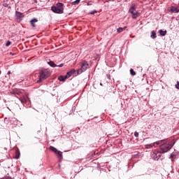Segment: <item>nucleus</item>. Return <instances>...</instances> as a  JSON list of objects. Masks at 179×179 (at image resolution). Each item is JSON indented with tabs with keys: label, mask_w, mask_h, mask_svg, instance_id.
<instances>
[{
	"label": "nucleus",
	"mask_w": 179,
	"mask_h": 179,
	"mask_svg": "<svg viewBox=\"0 0 179 179\" xmlns=\"http://www.w3.org/2000/svg\"><path fill=\"white\" fill-rule=\"evenodd\" d=\"M175 143L176 141H174V140L164 143L159 146V149L158 150L159 153H167L169 150L173 148Z\"/></svg>",
	"instance_id": "obj_1"
},
{
	"label": "nucleus",
	"mask_w": 179,
	"mask_h": 179,
	"mask_svg": "<svg viewBox=\"0 0 179 179\" xmlns=\"http://www.w3.org/2000/svg\"><path fill=\"white\" fill-rule=\"evenodd\" d=\"M51 76V72L48 69H43L39 71V79L36 81V83H41L45 79L50 78Z\"/></svg>",
	"instance_id": "obj_2"
},
{
	"label": "nucleus",
	"mask_w": 179,
	"mask_h": 179,
	"mask_svg": "<svg viewBox=\"0 0 179 179\" xmlns=\"http://www.w3.org/2000/svg\"><path fill=\"white\" fill-rule=\"evenodd\" d=\"M51 10L53 11L54 13H58L59 15L64 13V3H57L56 6L51 7Z\"/></svg>",
	"instance_id": "obj_3"
},
{
	"label": "nucleus",
	"mask_w": 179,
	"mask_h": 179,
	"mask_svg": "<svg viewBox=\"0 0 179 179\" xmlns=\"http://www.w3.org/2000/svg\"><path fill=\"white\" fill-rule=\"evenodd\" d=\"M87 68H89V63H87V61H83L82 62L81 68L77 71L78 75H80L83 72H85V71H86Z\"/></svg>",
	"instance_id": "obj_4"
},
{
	"label": "nucleus",
	"mask_w": 179,
	"mask_h": 179,
	"mask_svg": "<svg viewBox=\"0 0 179 179\" xmlns=\"http://www.w3.org/2000/svg\"><path fill=\"white\" fill-rule=\"evenodd\" d=\"M15 17H16L17 22H20V20L23 19V17H24V14L19 11H15Z\"/></svg>",
	"instance_id": "obj_5"
},
{
	"label": "nucleus",
	"mask_w": 179,
	"mask_h": 179,
	"mask_svg": "<svg viewBox=\"0 0 179 179\" xmlns=\"http://www.w3.org/2000/svg\"><path fill=\"white\" fill-rule=\"evenodd\" d=\"M168 10L170 12V13H178L179 9L177 7L175 6H171Z\"/></svg>",
	"instance_id": "obj_6"
},
{
	"label": "nucleus",
	"mask_w": 179,
	"mask_h": 179,
	"mask_svg": "<svg viewBox=\"0 0 179 179\" xmlns=\"http://www.w3.org/2000/svg\"><path fill=\"white\" fill-rule=\"evenodd\" d=\"M12 94H17L18 96H20V94H22V92H20V90L15 89V90H13V91L11 92Z\"/></svg>",
	"instance_id": "obj_7"
},
{
	"label": "nucleus",
	"mask_w": 179,
	"mask_h": 179,
	"mask_svg": "<svg viewBox=\"0 0 179 179\" xmlns=\"http://www.w3.org/2000/svg\"><path fill=\"white\" fill-rule=\"evenodd\" d=\"M58 79L60 82H65V80H66V79H68V78H66V76H59L58 77Z\"/></svg>",
	"instance_id": "obj_8"
},
{
	"label": "nucleus",
	"mask_w": 179,
	"mask_h": 179,
	"mask_svg": "<svg viewBox=\"0 0 179 179\" xmlns=\"http://www.w3.org/2000/svg\"><path fill=\"white\" fill-rule=\"evenodd\" d=\"M48 64L51 66L52 68H57V64L54 63L53 61L48 62Z\"/></svg>",
	"instance_id": "obj_9"
},
{
	"label": "nucleus",
	"mask_w": 179,
	"mask_h": 179,
	"mask_svg": "<svg viewBox=\"0 0 179 179\" xmlns=\"http://www.w3.org/2000/svg\"><path fill=\"white\" fill-rule=\"evenodd\" d=\"M159 33L160 36H164L167 34V31H166V30L163 31V29H160L159 31Z\"/></svg>",
	"instance_id": "obj_10"
},
{
	"label": "nucleus",
	"mask_w": 179,
	"mask_h": 179,
	"mask_svg": "<svg viewBox=\"0 0 179 179\" xmlns=\"http://www.w3.org/2000/svg\"><path fill=\"white\" fill-rule=\"evenodd\" d=\"M135 9H136V7L135 6H132L130 8H129V13H134V11H135Z\"/></svg>",
	"instance_id": "obj_11"
},
{
	"label": "nucleus",
	"mask_w": 179,
	"mask_h": 179,
	"mask_svg": "<svg viewBox=\"0 0 179 179\" xmlns=\"http://www.w3.org/2000/svg\"><path fill=\"white\" fill-rule=\"evenodd\" d=\"M15 158L17 159H20V151L19 150H17L15 151Z\"/></svg>",
	"instance_id": "obj_12"
},
{
	"label": "nucleus",
	"mask_w": 179,
	"mask_h": 179,
	"mask_svg": "<svg viewBox=\"0 0 179 179\" xmlns=\"http://www.w3.org/2000/svg\"><path fill=\"white\" fill-rule=\"evenodd\" d=\"M131 16H132L133 19H136V17H138V16H139V13H138V11H136V13H131Z\"/></svg>",
	"instance_id": "obj_13"
},
{
	"label": "nucleus",
	"mask_w": 179,
	"mask_h": 179,
	"mask_svg": "<svg viewBox=\"0 0 179 179\" xmlns=\"http://www.w3.org/2000/svg\"><path fill=\"white\" fill-rule=\"evenodd\" d=\"M125 29H127V27H119V28L117 29V33H122V31H124V30H125Z\"/></svg>",
	"instance_id": "obj_14"
},
{
	"label": "nucleus",
	"mask_w": 179,
	"mask_h": 179,
	"mask_svg": "<svg viewBox=\"0 0 179 179\" xmlns=\"http://www.w3.org/2000/svg\"><path fill=\"white\" fill-rule=\"evenodd\" d=\"M152 157L154 160H159V157H157V152H152Z\"/></svg>",
	"instance_id": "obj_15"
},
{
	"label": "nucleus",
	"mask_w": 179,
	"mask_h": 179,
	"mask_svg": "<svg viewBox=\"0 0 179 179\" xmlns=\"http://www.w3.org/2000/svg\"><path fill=\"white\" fill-rule=\"evenodd\" d=\"M20 101H21L22 104H25L27 100L24 97H20L19 98Z\"/></svg>",
	"instance_id": "obj_16"
},
{
	"label": "nucleus",
	"mask_w": 179,
	"mask_h": 179,
	"mask_svg": "<svg viewBox=\"0 0 179 179\" xmlns=\"http://www.w3.org/2000/svg\"><path fill=\"white\" fill-rule=\"evenodd\" d=\"M164 140L158 141L157 142L153 143L154 147L156 148L157 146H159L160 145V142H163Z\"/></svg>",
	"instance_id": "obj_17"
},
{
	"label": "nucleus",
	"mask_w": 179,
	"mask_h": 179,
	"mask_svg": "<svg viewBox=\"0 0 179 179\" xmlns=\"http://www.w3.org/2000/svg\"><path fill=\"white\" fill-rule=\"evenodd\" d=\"M153 146H155L153 145V143L151 144H147L145 145V149H152V148H153Z\"/></svg>",
	"instance_id": "obj_18"
},
{
	"label": "nucleus",
	"mask_w": 179,
	"mask_h": 179,
	"mask_svg": "<svg viewBox=\"0 0 179 179\" xmlns=\"http://www.w3.org/2000/svg\"><path fill=\"white\" fill-rule=\"evenodd\" d=\"M56 155H57V157L59 159H62V152L61 151H57Z\"/></svg>",
	"instance_id": "obj_19"
},
{
	"label": "nucleus",
	"mask_w": 179,
	"mask_h": 179,
	"mask_svg": "<svg viewBox=\"0 0 179 179\" xmlns=\"http://www.w3.org/2000/svg\"><path fill=\"white\" fill-rule=\"evenodd\" d=\"M150 37L151 38H156L157 36H156V32L155 31H151Z\"/></svg>",
	"instance_id": "obj_20"
},
{
	"label": "nucleus",
	"mask_w": 179,
	"mask_h": 179,
	"mask_svg": "<svg viewBox=\"0 0 179 179\" xmlns=\"http://www.w3.org/2000/svg\"><path fill=\"white\" fill-rule=\"evenodd\" d=\"M50 150H52V152H54L55 153H57V152H58V150H57V148H55L53 146H50Z\"/></svg>",
	"instance_id": "obj_21"
},
{
	"label": "nucleus",
	"mask_w": 179,
	"mask_h": 179,
	"mask_svg": "<svg viewBox=\"0 0 179 179\" xmlns=\"http://www.w3.org/2000/svg\"><path fill=\"white\" fill-rule=\"evenodd\" d=\"M80 2V0H76L73 2H71L72 5H78V3Z\"/></svg>",
	"instance_id": "obj_22"
},
{
	"label": "nucleus",
	"mask_w": 179,
	"mask_h": 179,
	"mask_svg": "<svg viewBox=\"0 0 179 179\" xmlns=\"http://www.w3.org/2000/svg\"><path fill=\"white\" fill-rule=\"evenodd\" d=\"M130 73L132 76H135V75H136V73L135 72V71H134L133 69H130Z\"/></svg>",
	"instance_id": "obj_23"
},
{
	"label": "nucleus",
	"mask_w": 179,
	"mask_h": 179,
	"mask_svg": "<svg viewBox=\"0 0 179 179\" xmlns=\"http://www.w3.org/2000/svg\"><path fill=\"white\" fill-rule=\"evenodd\" d=\"M37 22H38V20H37V18H33L30 20V23H37Z\"/></svg>",
	"instance_id": "obj_24"
},
{
	"label": "nucleus",
	"mask_w": 179,
	"mask_h": 179,
	"mask_svg": "<svg viewBox=\"0 0 179 179\" xmlns=\"http://www.w3.org/2000/svg\"><path fill=\"white\" fill-rule=\"evenodd\" d=\"M72 73L71 71L67 72L66 75V78H67V79H69V78H70L71 76H72Z\"/></svg>",
	"instance_id": "obj_25"
},
{
	"label": "nucleus",
	"mask_w": 179,
	"mask_h": 179,
	"mask_svg": "<svg viewBox=\"0 0 179 179\" xmlns=\"http://www.w3.org/2000/svg\"><path fill=\"white\" fill-rule=\"evenodd\" d=\"M3 6H4V8H8V9H10V6H9L8 3H4L3 4Z\"/></svg>",
	"instance_id": "obj_26"
},
{
	"label": "nucleus",
	"mask_w": 179,
	"mask_h": 179,
	"mask_svg": "<svg viewBox=\"0 0 179 179\" xmlns=\"http://www.w3.org/2000/svg\"><path fill=\"white\" fill-rule=\"evenodd\" d=\"M162 154H163V153L159 152V150H158V152H157V157H158V159H159L160 157H162Z\"/></svg>",
	"instance_id": "obj_27"
},
{
	"label": "nucleus",
	"mask_w": 179,
	"mask_h": 179,
	"mask_svg": "<svg viewBox=\"0 0 179 179\" xmlns=\"http://www.w3.org/2000/svg\"><path fill=\"white\" fill-rule=\"evenodd\" d=\"M31 29H36V23H31Z\"/></svg>",
	"instance_id": "obj_28"
},
{
	"label": "nucleus",
	"mask_w": 179,
	"mask_h": 179,
	"mask_svg": "<svg viewBox=\"0 0 179 179\" xmlns=\"http://www.w3.org/2000/svg\"><path fill=\"white\" fill-rule=\"evenodd\" d=\"M10 44H12V42L8 41L6 42V47H9V45H10Z\"/></svg>",
	"instance_id": "obj_29"
},
{
	"label": "nucleus",
	"mask_w": 179,
	"mask_h": 179,
	"mask_svg": "<svg viewBox=\"0 0 179 179\" xmlns=\"http://www.w3.org/2000/svg\"><path fill=\"white\" fill-rule=\"evenodd\" d=\"M1 179H12V178H10V176H4V177L1 178Z\"/></svg>",
	"instance_id": "obj_30"
},
{
	"label": "nucleus",
	"mask_w": 179,
	"mask_h": 179,
	"mask_svg": "<svg viewBox=\"0 0 179 179\" xmlns=\"http://www.w3.org/2000/svg\"><path fill=\"white\" fill-rule=\"evenodd\" d=\"M134 136H136V138H138V136H139V133H138V131L134 132Z\"/></svg>",
	"instance_id": "obj_31"
},
{
	"label": "nucleus",
	"mask_w": 179,
	"mask_h": 179,
	"mask_svg": "<svg viewBox=\"0 0 179 179\" xmlns=\"http://www.w3.org/2000/svg\"><path fill=\"white\" fill-rule=\"evenodd\" d=\"M62 66H64V64H59V65H57L56 67L62 68Z\"/></svg>",
	"instance_id": "obj_32"
},
{
	"label": "nucleus",
	"mask_w": 179,
	"mask_h": 179,
	"mask_svg": "<svg viewBox=\"0 0 179 179\" xmlns=\"http://www.w3.org/2000/svg\"><path fill=\"white\" fill-rule=\"evenodd\" d=\"M176 88L179 90V82L178 81H177V83H176Z\"/></svg>",
	"instance_id": "obj_33"
},
{
	"label": "nucleus",
	"mask_w": 179,
	"mask_h": 179,
	"mask_svg": "<svg viewBox=\"0 0 179 179\" xmlns=\"http://www.w3.org/2000/svg\"><path fill=\"white\" fill-rule=\"evenodd\" d=\"M70 72L73 75V73H75L76 71L75 69H72L71 71H70Z\"/></svg>",
	"instance_id": "obj_34"
},
{
	"label": "nucleus",
	"mask_w": 179,
	"mask_h": 179,
	"mask_svg": "<svg viewBox=\"0 0 179 179\" xmlns=\"http://www.w3.org/2000/svg\"><path fill=\"white\" fill-rule=\"evenodd\" d=\"M70 72L73 75V73H75L76 71L75 69H72L71 71H70Z\"/></svg>",
	"instance_id": "obj_35"
},
{
	"label": "nucleus",
	"mask_w": 179,
	"mask_h": 179,
	"mask_svg": "<svg viewBox=\"0 0 179 179\" xmlns=\"http://www.w3.org/2000/svg\"><path fill=\"white\" fill-rule=\"evenodd\" d=\"M94 13H96V10L92 11V12L91 13V15H94Z\"/></svg>",
	"instance_id": "obj_36"
},
{
	"label": "nucleus",
	"mask_w": 179,
	"mask_h": 179,
	"mask_svg": "<svg viewBox=\"0 0 179 179\" xmlns=\"http://www.w3.org/2000/svg\"><path fill=\"white\" fill-rule=\"evenodd\" d=\"M7 75H10V71H8Z\"/></svg>",
	"instance_id": "obj_37"
},
{
	"label": "nucleus",
	"mask_w": 179,
	"mask_h": 179,
	"mask_svg": "<svg viewBox=\"0 0 179 179\" xmlns=\"http://www.w3.org/2000/svg\"><path fill=\"white\" fill-rule=\"evenodd\" d=\"M173 154H171V157H173Z\"/></svg>",
	"instance_id": "obj_38"
},
{
	"label": "nucleus",
	"mask_w": 179,
	"mask_h": 179,
	"mask_svg": "<svg viewBox=\"0 0 179 179\" xmlns=\"http://www.w3.org/2000/svg\"><path fill=\"white\" fill-rule=\"evenodd\" d=\"M100 85H101V86H103V84L101 83Z\"/></svg>",
	"instance_id": "obj_39"
},
{
	"label": "nucleus",
	"mask_w": 179,
	"mask_h": 179,
	"mask_svg": "<svg viewBox=\"0 0 179 179\" xmlns=\"http://www.w3.org/2000/svg\"><path fill=\"white\" fill-rule=\"evenodd\" d=\"M0 75H1V71H0Z\"/></svg>",
	"instance_id": "obj_40"
}]
</instances>
